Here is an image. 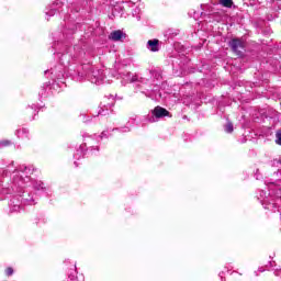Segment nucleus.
<instances>
[{"mask_svg": "<svg viewBox=\"0 0 281 281\" xmlns=\"http://www.w3.org/2000/svg\"><path fill=\"white\" fill-rule=\"evenodd\" d=\"M0 144H1V146L8 147V146H11L12 142L11 140H1Z\"/></svg>", "mask_w": 281, "mask_h": 281, "instance_id": "1a4fd4ad", "label": "nucleus"}, {"mask_svg": "<svg viewBox=\"0 0 281 281\" xmlns=\"http://www.w3.org/2000/svg\"><path fill=\"white\" fill-rule=\"evenodd\" d=\"M225 132L226 133H234V123L227 122L225 125Z\"/></svg>", "mask_w": 281, "mask_h": 281, "instance_id": "423d86ee", "label": "nucleus"}, {"mask_svg": "<svg viewBox=\"0 0 281 281\" xmlns=\"http://www.w3.org/2000/svg\"><path fill=\"white\" fill-rule=\"evenodd\" d=\"M218 2L224 8H232V5H234V1L232 0H218Z\"/></svg>", "mask_w": 281, "mask_h": 281, "instance_id": "39448f33", "label": "nucleus"}, {"mask_svg": "<svg viewBox=\"0 0 281 281\" xmlns=\"http://www.w3.org/2000/svg\"><path fill=\"white\" fill-rule=\"evenodd\" d=\"M229 45L237 56H243V49H245V46L243 45L240 40H233L231 41Z\"/></svg>", "mask_w": 281, "mask_h": 281, "instance_id": "f257e3e1", "label": "nucleus"}, {"mask_svg": "<svg viewBox=\"0 0 281 281\" xmlns=\"http://www.w3.org/2000/svg\"><path fill=\"white\" fill-rule=\"evenodd\" d=\"M147 47L150 52H159V40H149Z\"/></svg>", "mask_w": 281, "mask_h": 281, "instance_id": "7ed1b4c3", "label": "nucleus"}, {"mask_svg": "<svg viewBox=\"0 0 281 281\" xmlns=\"http://www.w3.org/2000/svg\"><path fill=\"white\" fill-rule=\"evenodd\" d=\"M276 144H278V146H281V132H277L276 134Z\"/></svg>", "mask_w": 281, "mask_h": 281, "instance_id": "6e6552de", "label": "nucleus"}, {"mask_svg": "<svg viewBox=\"0 0 281 281\" xmlns=\"http://www.w3.org/2000/svg\"><path fill=\"white\" fill-rule=\"evenodd\" d=\"M4 273L8 278H10V276H13L14 274V269L12 267H8L5 270H4Z\"/></svg>", "mask_w": 281, "mask_h": 281, "instance_id": "0eeeda50", "label": "nucleus"}, {"mask_svg": "<svg viewBox=\"0 0 281 281\" xmlns=\"http://www.w3.org/2000/svg\"><path fill=\"white\" fill-rule=\"evenodd\" d=\"M135 81H137V79L136 78H132L131 82H135Z\"/></svg>", "mask_w": 281, "mask_h": 281, "instance_id": "9d476101", "label": "nucleus"}, {"mask_svg": "<svg viewBox=\"0 0 281 281\" xmlns=\"http://www.w3.org/2000/svg\"><path fill=\"white\" fill-rule=\"evenodd\" d=\"M151 113L153 115H155V117H158V119L170 116V112L166 110V108H161V106H156Z\"/></svg>", "mask_w": 281, "mask_h": 281, "instance_id": "f03ea898", "label": "nucleus"}, {"mask_svg": "<svg viewBox=\"0 0 281 281\" xmlns=\"http://www.w3.org/2000/svg\"><path fill=\"white\" fill-rule=\"evenodd\" d=\"M111 41H122L124 38V33L122 31H114L110 34Z\"/></svg>", "mask_w": 281, "mask_h": 281, "instance_id": "20e7f679", "label": "nucleus"}]
</instances>
